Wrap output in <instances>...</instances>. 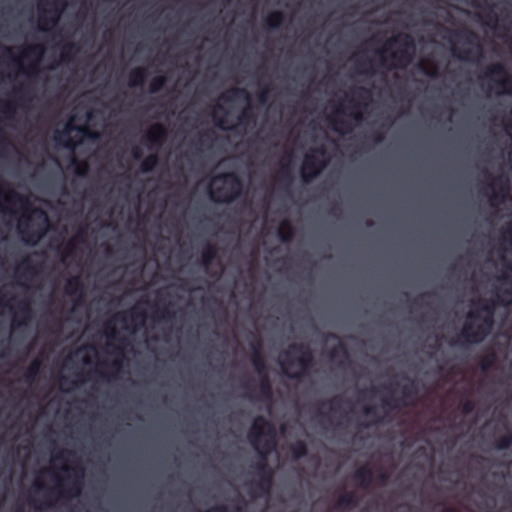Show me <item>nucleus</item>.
<instances>
[{
  "label": "nucleus",
  "mask_w": 512,
  "mask_h": 512,
  "mask_svg": "<svg viewBox=\"0 0 512 512\" xmlns=\"http://www.w3.org/2000/svg\"><path fill=\"white\" fill-rule=\"evenodd\" d=\"M72 162L76 165V174L79 176H85L88 173V164L87 163H80L76 160V158L72 159Z\"/></svg>",
  "instance_id": "nucleus-49"
},
{
  "label": "nucleus",
  "mask_w": 512,
  "mask_h": 512,
  "mask_svg": "<svg viewBox=\"0 0 512 512\" xmlns=\"http://www.w3.org/2000/svg\"><path fill=\"white\" fill-rule=\"evenodd\" d=\"M213 181H221L222 185L211 187L210 198L215 203L229 204L237 200L243 191V182L235 172H223L216 175Z\"/></svg>",
  "instance_id": "nucleus-4"
},
{
  "label": "nucleus",
  "mask_w": 512,
  "mask_h": 512,
  "mask_svg": "<svg viewBox=\"0 0 512 512\" xmlns=\"http://www.w3.org/2000/svg\"><path fill=\"white\" fill-rule=\"evenodd\" d=\"M17 270L30 275H35L37 273L36 265L33 264L31 258L28 256L22 259V261L18 265Z\"/></svg>",
  "instance_id": "nucleus-39"
},
{
  "label": "nucleus",
  "mask_w": 512,
  "mask_h": 512,
  "mask_svg": "<svg viewBox=\"0 0 512 512\" xmlns=\"http://www.w3.org/2000/svg\"><path fill=\"white\" fill-rule=\"evenodd\" d=\"M221 98L228 102L237 100H245L247 102V106L242 110V112L238 116L239 124H246L253 119L252 109L250 105L251 96L250 93L245 88L234 87L230 89L227 93L223 94Z\"/></svg>",
  "instance_id": "nucleus-10"
},
{
  "label": "nucleus",
  "mask_w": 512,
  "mask_h": 512,
  "mask_svg": "<svg viewBox=\"0 0 512 512\" xmlns=\"http://www.w3.org/2000/svg\"><path fill=\"white\" fill-rule=\"evenodd\" d=\"M259 381H258V389L262 396V398L266 400H270L272 398V384L269 378L268 373L258 375Z\"/></svg>",
  "instance_id": "nucleus-29"
},
{
  "label": "nucleus",
  "mask_w": 512,
  "mask_h": 512,
  "mask_svg": "<svg viewBox=\"0 0 512 512\" xmlns=\"http://www.w3.org/2000/svg\"><path fill=\"white\" fill-rule=\"evenodd\" d=\"M424 73L430 77H436L438 75L436 68L432 70H424Z\"/></svg>",
  "instance_id": "nucleus-61"
},
{
  "label": "nucleus",
  "mask_w": 512,
  "mask_h": 512,
  "mask_svg": "<svg viewBox=\"0 0 512 512\" xmlns=\"http://www.w3.org/2000/svg\"><path fill=\"white\" fill-rule=\"evenodd\" d=\"M133 158L136 160H139L142 157V151L136 147L132 151Z\"/></svg>",
  "instance_id": "nucleus-57"
},
{
  "label": "nucleus",
  "mask_w": 512,
  "mask_h": 512,
  "mask_svg": "<svg viewBox=\"0 0 512 512\" xmlns=\"http://www.w3.org/2000/svg\"><path fill=\"white\" fill-rule=\"evenodd\" d=\"M451 37V52L463 62L478 63L484 57V49L479 35L468 28L449 30L444 28Z\"/></svg>",
  "instance_id": "nucleus-2"
},
{
  "label": "nucleus",
  "mask_w": 512,
  "mask_h": 512,
  "mask_svg": "<svg viewBox=\"0 0 512 512\" xmlns=\"http://www.w3.org/2000/svg\"><path fill=\"white\" fill-rule=\"evenodd\" d=\"M293 176L291 172L290 164H283L280 170V181L290 185L292 183Z\"/></svg>",
  "instance_id": "nucleus-44"
},
{
  "label": "nucleus",
  "mask_w": 512,
  "mask_h": 512,
  "mask_svg": "<svg viewBox=\"0 0 512 512\" xmlns=\"http://www.w3.org/2000/svg\"><path fill=\"white\" fill-rule=\"evenodd\" d=\"M218 256V248L215 244L207 243L201 252V264L207 268Z\"/></svg>",
  "instance_id": "nucleus-25"
},
{
  "label": "nucleus",
  "mask_w": 512,
  "mask_h": 512,
  "mask_svg": "<svg viewBox=\"0 0 512 512\" xmlns=\"http://www.w3.org/2000/svg\"><path fill=\"white\" fill-rule=\"evenodd\" d=\"M52 14V11L48 10L45 11L42 15L39 17V29L41 31H47L48 27H53L57 24L59 19V13L57 11H54V15Z\"/></svg>",
  "instance_id": "nucleus-28"
},
{
  "label": "nucleus",
  "mask_w": 512,
  "mask_h": 512,
  "mask_svg": "<svg viewBox=\"0 0 512 512\" xmlns=\"http://www.w3.org/2000/svg\"><path fill=\"white\" fill-rule=\"evenodd\" d=\"M512 446V431L498 437L494 442V448L497 450H506Z\"/></svg>",
  "instance_id": "nucleus-38"
},
{
  "label": "nucleus",
  "mask_w": 512,
  "mask_h": 512,
  "mask_svg": "<svg viewBox=\"0 0 512 512\" xmlns=\"http://www.w3.org/2000/svg\"><path fill=\"white\" fill-rule=\"evenodd\" d=\"M216 125H217L220 129H222V130H230V129H232V127H226V126L224 125V120H223V119H220L219 121H217V122H216Z\"/></svg>",
  "instance_id": "nucleus-60"
},
{
  "label": "nucleus",
  "mask_w": 512,
  "mask_h": 512,
  "mask_svg": "<svg viewBox=\"0 0 512 512\" xmlns=\"http://www.w3.org/2000/svg\"><path fill=\"white\" fill-rule=\"evenodd\" d=\"M252 354H251V363L258 375L268 373L267 364L261 353V344L259 341L251 344Z\"/></svg>",
  "instance_id": "nucleus-19"
},
{
  "label": "nucleus",
  "mask_w": 512,
  "mask_h": 512,
  "mask_svg": "<svg viewBox=\"0 0 512 512\" xmlns=\"http://www.w3.org/2000/svg\"><path fill=\"white\" fill-rule=\"evenodd\" d=\"M67 295H76L78 298L75 300L74 305L77 306L83 299L84 286L79 276H74L68 279L65 287Z\"/></svg>",
  "instance_id": "nucleus-21"
},
{
  "label": "nucleus",
  "mask_w": 512,
  "mask_h": 512,
  "mask_svg": "<svg viewBox=\"0 0 512 512\" xmlns=\"http://www.w3.org/2000/svg\"><path fill=\"white\" fill-rule=\"evenodd\" d=\"M147 78V70L144 67H136L129 73L128 85L130 87H141Z\"/></svg>",
  "instance_id": "nucleus-24"
},
{
  "label": "nucleus",
  "mask_w": 512,
  "mask_h": 512,
  "mask_svg": "<svg viewBox=\"0 0 512 512\" xmlns=\"http://www.w3.org/2000/svg\"><path fill=\"white\" fill-rule=\"evenodd\" d=\"M0 112L5 115L6 118H12L15 114V107L8 102L0 103Z\"/></svg>",
  "instance_id": "nucleus-45"
},
{
  "label": "nucleus",
  "mask_w": 512,
  "mask_h": 512,
  "mask_svg": "<svg viewBox=\"0 0 512 512\" xmlns=\"http://www.w3.org/2000/svg\"><path fill=\"white\" fill-rule=\"evenodd\" d=\"M72 238L79 244H84L87 240V226L79 228Z\"/></svg>",
  "instance_id": "nucleus-48"
},
{
  "label": "nucleus",
  "mask_w": 512,
  "mask_h": 512,
  "mask_svg": "<svg viewBox=\"0 0 512 512\" xmlns=\"http://www.w3.org/2000/svg\"><path fill=\"white\" fill-rule=\"evenodd\" d=\"M383 139H384V137H383L382 133L377 132L373 135V140L375 143H380L383 141Z\"/></svg>",
  "instance_id": "nucleus-59"
},
{
  "label": "nucleus",
  "mask_w": 512,
  "mask_h": 512,
  "mask_svg": "<svg viewBox=\"0 0 512 512\" xmlns=\"http://www.w3.org/2000/svg\"><path fill=\"white\" fill-rule=\"evenodd\" d=\"M172 307V304L171 303H168L167 305H165L164 307L158 309L156 311V316L158 319L160 320H164V321H170L172 320L174 317H175V313L174 311L171 309Z\"/></svg>",
  "instance_id": "nucleus-41"
},
{
  "label": "nucleus",
  "mask_w": 512,
  "mask_h": 512,
  "mask_svg": "<svg viewBox=\"0 0 512 512\" xmlns=\"http://www.w3.org/2000/svg\"><path fill=\"white\" fill-rule=\"evenodd\" d=\"M490 187L494 190L492 199H499L503 201L506 198L509 191L507 179L500 176L490 184Z\"/></svg>",
  "instance_id": "nucleus-23"
},
{
  "label": "nucleus",
  "mask_w": 512,
  "mask_h": 512,
  "mask_svg": "<svg viewBox=\"0 0 512 512\" xmlns=\"http://www.w3.org/2000/svg\"><path fill=\"white\" fill-rule=\"evenodd\" d=\"M484 77L489 78L495 83L497 94H512V75L504 63L494 62L489 64L485 69Z\"/></svg>",
  "instance_id": "nucleus-8"
},
{
  "label": "nucleus",
  "mask_w": 512,
  "mask_h": 512,
  "mask_svg": "<svg viewBox=\"0 0 512 512\" xmlns=\"http://www.w3.org/2000/svg\"><path fill=\"white\" fill-rule=\"evenodd\" d=\"M402 397L401 398H393L390 399L384 398L382 399V404L384 406H398V405H407L409 400L414 399L417 396V389L415 387L413 380H408V383L402 386L401 389Z\"/></svg>",
  "instance_id": "nucleus-16"
},
{
  "label": "nucleus",
  "mask_w": 512,
  "mask_h": 512,
  "mask_svg": "<svg viewBox=\"0 0 512 512\" xmlns=\"http://www.w3.org/2000/svg\"><path fill=\"white\" fill-rule=\"evenodd\" d=\"M512 303L507 296H503V291L496 293V301L479 299L477 309L467 313L462 330L458 340L467 344H479L483 342L491 333L494 326V314L497 305L506 306Z\"/></svg>",
  "instance_id": "nucleus-1"
},
{
  "label": "nucleus",
  "mask_w": 512,
  "mask_h": 512,
  "mask_svg": "<svg viewBox=\"0 0 512 512\" xmlns=\"http://www.w3.org/2000/svg\"><path fill=\"white\" fill-rule=\"evenodd\" d=\"M295 235L294 226L287 220L283 221L278 229V236L281 242H290Z\"/></svg>",
  "instance_id": "nucleus-30"
},
{
  "label": "nucleus",
  "mask_w": 512,
  "mask_h": 512,
  "mask_svg": "<svg viewBox=\"0 0 512 512\" xmlns=\"http://www.w3.org/2000/svg\"><path fill=\"white\" fill-rule=\"evenodd\" d=\"M106 336L109 340H118V346H114V353L117 355V358L112 362L111 366L115 370V372H119L122 368L124 361V347L128 344V341L125 337H118V331L114 325L107 324L106 326Z\"/></svg>",
  "instance_id": "nucleus-12"
},
{
  "label": "nucleus",
  "mask_w": 512,
  "mask_h": 512,
  "mask_svg": "<svg viewBox=\"0 0 512 512\" xmlns=\"http://www.w3.org/2000/svg\"><path fill=\"white\" fill-rule=\"evenodd\" d=\"M339 354H342L345 357L348 356V350L343 341H339L336 346L330 349L329 358L334 360Z\"/></svg>",
  "instance_id": "nucleus-42"
},
{
  "label": "nucleus",
  "mask_w": 512,
  "mask_h": 512,
  "mask_svg": "<svg viewBox=\"0 0 512 512\" xmlns=\"http://www.w3.org/2000/svg\"><path fill=\"white\" fill-rule=\"evenodd\" d=\"M167 137V130L164 125L156 123L152 125L145 135L147 145L151 149H158L162 146Z\"/></svg>",
  "instance_id": "nucleus-17"
},
{
  "label": "nucleus",
  "mask_w": 512,
  "mask_h": 512,
  "mask_svg": "<svg viewBox=\"0 0 512 512\" xmlns=\"http://www.w3.org/2000/svg\"><path fill=\"white\" fill-rule=\"evenodd\" d=\"M390 475L387 471H381L377 475V480L380 485H385L389 481Z\"/></svg>",
  "instance_id": "nucleus-53"
},
{
  "label": "nucleus",
  "mask_w": 512,
  "mask_h": 512,
  "mask_svg": "<svg viewBox=\"0 0 512 512\" xmlns=\"http://www.w3.org/2000/svg\"><path fill=\"white\" fill-rule=\"evenodd\" d=\"M80 47L74 42L65 44L61 50V59L64 62H70L79 53Z\"/></svg>",
  "instance_id": "nucleus-32"
},
{
  "label": "nucleus",
  "mask_w": 512,
  "mask_h": 512,
  "mask_svg": "<svg viewBox=\"0 0 512 512\" xmlns=\"http://www.w3.org/2000/svg\"><path fill=\"white\" fill-rule=\"evenodd\" d=\"M159 163V157L156 153L149 154L141 162L140 170L143 173L151 172Z\"/></svg>",
  "instance_id": "nucleus-35"
},
{
  "label": "nucleus",
  "mask_w": 512,
  "mask_h": 512,
  "mask_svg": "<svg viewBox=\"0 0 512 512\" xmlns=\"http://www.w3.org/2000/svg\"><path fill=\"white\" fill-rule=\"evenodd\" d=\"M352 477L360 488L368 489L372 484L373 471L371 467L364 465L358 468Z\"/></svg>",
  "instance_id": "nucleus-20"
},
{
  "label": "nucleus",
  "mask_w": 512,
  "mask_h": 512,
  "mask_svg": "<svg viewBox=\"0 0 512 512\" xmlns=\"http://www.w3.org/2000/svg\"><path fill=\"white\" fill-rule=\"evenodd\" d=\"M29 75L36 74L38 72V66L37 64H31L26 71Z\"/></svg>",
  "instance_id": "nucleus-58"
},
{
  "label": "nucleus",
  "mask_w": 512,
  "mask_h": 512,
  "mask_svg": "<svg viewBox=\"0 0 512 512\" xmlns=\"http://www.w3.org/2000/svg\"><path fill=\"white\" fill-rule=\"evenodd\" d=\"M166 83L167 77L165 75L155 76L149 83V92L158 93L165 87Z\"/></svg>",
  "instance_id": "nucleus-37"
},
{
  "label": "nucleus",
  "mask_w": 512,
  "mask_h": 512,
  "mask_svg": "<svg viewBox=\"0 0 512 512\" xmlns=\"http://www.w3.org/2000/svg\"><path fill=\"white\" fill-rule=\"evenodd\" d=\"M3 55L9 57L16 65L20 66L21 61L19 58L13 57L12 55V48L8 46L3 47Z\"/></svg>",
  "instance_id": "nucleus-52"
},
{
  "label": "nucleus",
  "mask_w": 512,
  "mask_h": 512,
  "mask_svg": "<svg viewBox=\"0 0 512 512\" xmlns=\"http://www.w3.org/2000/svg\"><path fill=\"white\" fill-rule=\"evenodd\" d=\"M75 472H78V475L75 476V478L71 481L70 485L67 487H62L61 485H58L54 489L50 491L48 494L49 497L56 494V498H60L62 496L64 497H78L81 494L82 491V481L83 478V469H74Z\"/></svg>",
  "instance_id": "nucleus-13"
},
{
  "label": "nucleus",
  "mask_w": 512,
  "mask_h": 512,
  "mask_svg": "<svg viewBox=\"0 0 512 512\" xmlns=\"http://www.w3.org/2000/svg\"><path fill=\"white\" fill-rule=\"evenodd\" d=\"M64 453L65 451H60L57 455H56V459H64Z\"/></svg>",
  "instance_id": "nucleus-64"
},
{
  "label": "nucleus",
  "mask_w": 512,
  "mask_h": 512,
  "mask_svg": "<svg viewBox=\"0 0 512 512\" xmlns=\"http://www.w3.org/2000/svg\"><path fill=\"white\" fill-rule=\"evenodd\" d=\"M353 118L356 121H360L362 119V114L360 112H356V113L353 114Z\"/></svg>",
  "instance_id": "nucleus-63"
},
{
  "label": "nucleus",
  "mask_w": 512,
  "mask_h": 512,
  "mask_svg": "<svg viewBox=\"0 0 512 512\" xmlns=\"http://www.w3.org/2000/svg\"><path fill=\"white\" fill-rule=\"evenodd\" d=\"M395 44H399L401 48L391 53V58L395 61L394 66L405 67L409 65L413 60L415 43L412 36L407 33L394 36L385 43V48L382 51H379L381 55V64H385V58L382 55L383 52L386 51L388 48L394 46Z\"/></svg>",
  "instance_id": "nucleus-5"
},
{
  "label": "nucleus",
  "mask_w": 512,
  "mask_h": 512,
  "mask_svg": "<svg viewBox=\"0 0 512 512\" xmlns=\"http://www.w3.org/2000/svg\"><path fill=\"white\" fill-rule=\"evenodd\" d=\"M3 199L10 205H20L24 211H30L38 220L42 221L43 227L33 230H21V233L26 235V242L35 245L46 233L49 218L47 213L41 208H31L29 200L26 196L20 194L16 190L9 188L4 190L0 188V200Z\"/></svg>",
  "instance_id": "nucleus-3"
},
{
  "label": "nucleus",
  "mask_w": 512,
  "mask_h": 512,
  "mask_svg": "<svg viewBox=\"0 0 512 512\" xmlns=\"http://www.w3.org/2000/svg\"><path fill=\"white\" fill-rule=\"evenodd\" d=\"M214 139V132L213 131H206L203 132L199 137V144L204 145L207 141H212Z\"/></svg>",
  "instance_id": "nucleus-51"
},
{
  "label": "nucleus",
  "mask_w": 512,
  "mask_h": 512,
  "mask_svg": "<svg viewBox=\"0 0 512 512\" xmlns=\"http://www.w3.org/2000/svg\"><path fill=\"white\" fill-rule=\"evenodd\" d=\"M326 150L324 147H319L304 156L301 166V178L303 182L309 183L317 178L323 169L327 166L325 159Z\"/></svg>",
  "instance_id": "nucleus-7"
},
{
  "label": "nucleus",
  "mask_w": 512,
  "mask_h": 512,
  "mask_svg": "<svg viewBox=\"0 0 512 512\" xmlns=\"http://www.w3.org/2000/svg\"><path fill=\"white\" fill-rule=\"evenodd\" d=\"M497 357L494 352H490L482 357L479 363V367L481 371L487 372L490 370L496 363Z\"/></svg>",
  "instance_id": "nucleus-40"
},
{
  "label": "nucleus",
  "mask_w": 512,
  "mask_h": 512,
  "mask_svg": "<svg viewBox=\"0 0 512 512\" xmlns=\"http://www.w3.org/2000/svg\"><path fill=\"white\" fill-rule=\"evenodd\" d=\"M433 294L431 292H427V293H424L422 295H420L419 297H417L415 300H414V303L415 304H418L419 303V300H422L423 298L425 297H430L432 296Z\"/></svg>",
  "instance_id": "nucleus-62"
},
{
  "label": "nucleus",
  "mask_w": 512,
  "mask_h": 512,
  "mask_svg": "<svg viewBox=\"0 0 512 512\" xmlns=\"http://www.w3.org/2000/svg\"><path fill=\"white\" fill-rule=\"evenodd\" d=\"M285 21V14L280 10L270 12L265 20L264 24L270 29L279 28Z\"/></svg>",
  "instance_id": "nucleus-27"
},
{
  "label": "nucleus",
  "mask_w": 512,
  "mask_h": 512,
  "mask_svg": "<svg viewBox=\"0 0 512 512\" xmlns=\"http://www.w3.org/2000/svg\"><path fill=\"white\" fill-rule=\"evenodd\" d=\"M293 360L294 365H297L299 367V371L289 373V370H287V373L285 374L291 379H300L303 376H306L309 373L312 366H310V364L307 363L306 359L302 358V356L300 355L296 358H293Z\"/></svg>",
  "instance_id": "nucleus-26"
},
{
  "label": "nucleus",
  "mask_w": 512,
  "mask_h": 512,
  "mask_svg": "<svg viewBox=\"0 0 512 512\" xmlns=\"http://www.w3.org/2000/svg\"><path fill=\"white\" fill-rule=\"evenodd\" d=\"M73 121H74L73 118L70 119L65 126V130L57 133L55 140L58 143L62 144L63 146H65L67 148L73 149L76 144L74 143V141L71 139V137L69 135V133L71 131H77L83 137H87L90 139H96L98 137V134L96 132L92 131L88 126H86V125L76 126Z\"/></svg>",
  "instance_id": "nucleus-11"
},
{
  "label": "nucleus",
  "mask_w": 512,
  "mask_h": 512,
  "mask_svg": "<svg viewBox=\"0 0 512 512\" xmlns=\"http://www.w3.org/2000/svg\"><path fill=\"white\" fill-rule=\"evenodd\" d=\"M269 85H265L258 93V100L260 103L265 104L269 98Z\"/></svg>",
  "instance_id": "nucleus-50"
},
{
  "label": "nucleus",
  "mask_w": 512,
  "mask_h": 512,
  "mask_svg": "<svg viewBox=\"0 0 512 512\" xmlns=\"http://www.w3.org/2000/svg\"><path fill=\"white\" fill-rule=\"evenodd\" d=\"M330 123H331L332 129L338 133H342L344 131H350V129H351V126L349 125V123L342 119L331 118Z\"/></svg>",
  "instance_id": "nucleus-43"
},
{
  "label": "nucleus",
  "mask_w": 512,
  "mask_h": 512,
  "mask_svg": "<svg viewBox=\"0 0 512 512\" xmlns=\"http://www.w3.org/2000/svg\"><path fill=\"white\" fill-rule=\"evenodd\" d=\"M290 452L295 460H299L308 454V446L305 441L297 440L290 445Z\"/></svg>",
  "instance_id": "nucleus-31"
},
{
  "label": "nucleus",
  "mask_w": 512,
  "mask_h": 512,
  "mask_svg": "<svg viewBox=\"0 0 512 512\" xmlns=\"http://www.w3.org/2000/svg\"><path fill=\"white\" fill-rule=\"evenodd\" d=\"M77 244L78 242L75 241V239L71 238L67 241L65 247H64V256L70 257L72 256L75 251L77 250Z\"/></svg>",
  "instance_id": "nucleus-46"
},
{
  "label": "nucleus",
  "mask_w": 512,
  "mask_h": 512,
  "mask_svg": "<svg viewBox=\"0 0 512 512\" xmlns=\"http://www.w3.org/2000/svg\"><path fill=\"white\" fill-rule=\"evenodd\" d=\"M44 52H45V49H44L43 45H38V44L27 45V46L23 47L21 50L22 57L29 58V57L34 56L37 58V60H40L43 57Z\"/></svg>",
  "instance_id": "nucleus-33"
},
{
  "label": "nucleus",
  "mask_w": 512,
  "mask_h": 512,
  "mask_svg": "<svg viewBox=\"0 0 512 512\" xmlns=\"http://www.w3.org/2000/svg\"><path fill=\"white\" fill-rule=\"evenodd\" d=\"M358 505V498L355 492L345 491L335 502V508L343 511L350 510Z\"/></svg>",
  "instance_id": "nucleus-22"
},
{
  "label": "nucleus",
  "mask_w": 512,
  "mask_h": 512,
  "mask_svg": "<svg viewBox=\"0 0 512 512\" xmlns=\"http://www.w3.org/2000/svg\"><path fill=\"white\" fill-rule=\"evenodd\" d=\"M476 408V404L473 400L471 399H466L462 404H461V411L464 415H469L471 413L474 412Z\"/></svg>",
  "instance_id": "nucleus-47"
},
{
  "label": "nucleus",
  "mask_w": 512,
  "mask_h": 512,
  "mask_svg": "<svg viewBox=\"0 0 512 512\" xmlns=\"http://www.w3.org/2000/svg\"><path fill=\"white\" fill-rule=\"evenodd\" d=\"M356 92L359 93V97H362V95H365V98H369L370 95H371L370 91L368 89H366L365 87H362V86L358 87L356 89Z\"/></svg>",
  "instance_id": "nucleus-56"
},
{
  "label": "nucleus",
  "mask_w": 512,
  "mask_h": 512,
  "mask_svg": "<svg viewBox=\"0 0 512 512\" xmlns=\"http://www.w3.org/2000/svg\"><path fill=\"white\" fill-rule=\"evenodd\" d=\"M273 485V472L261 474L258 479L251 483L249 494L251 497L268 496Z\"/></svg>",
  "instance_id": "nucleus-14"
},
{
  "label": "nucleus",
  "mask_w": 512,
  "mask_h": 512,
  "mask_svg": "<svg viewBox=\"0 0 512 512\" xmlns=\"http://www.w3.org/2000/svg\"><path fill=\"white\" fill-rule=\"evenodd\" d=\"M265 452L266 453H261L260 460L257 461L253 466L256 471L257 476H259L261 474L273 472V470L271 469V467H269L268 462H267V453L268 452L266 450H265Z\"/></svg>",
  "instance_id": "nucleus-36"
},
{
  "label": "nucleus",
  "mask_w": 512,
  "mask_h": 512,
  "mask_svg": "<svg viewBox=\"0 0 512 512\" xmlns=\"http://www.w3.org/2000/svg\"><path fill=\"white\" fill-rule=\"evenodd\" d=\"M33 317L31 304L28 300H22L18 304V310L13 319L15 327H22L27 325Z\"/></svg>",
  "instance_id": "nucleus-18"
},
{
  "label": "nucleus",
  "mask_w": 512,
  "mask_h": 512,
  "mask_svg": "<svg viewBox=\"0 0 512 512\" xmlns=\"http://www.w3.org/2000/svg\"><path fill=\"white\" fill-rule=\"evenodd\" d=\"M42 362L39 359H35L31 362V364L28 366L24 378L25 381L28 383H32L36 380L40 369H41Z\"/></svg>",
  "instance_id": "nucleus-34"
},
{
  "label": "nucleus",
  "mask_w": 512,
  "mask_h": 512,
  "mask_svg": "<svg viewBox=\"0 0 512 512\" xmlns=\"http://www.w3.org/2000/svg\"><path fill=\"white\" fill-rule=\"evenodd\" d=\"M114 319L122 324H127L129 320L133 324V331H136L140 325H144L146 313L145 311H140L136 307H133L127 311L116 313Z\"/></svg>",
  "instance_id": "nucleus-15"
},
{
  "label": "nucleus",
  "mask_w": 512,
  "mask_h": 512,
  "mask_svg": "<svg viewBox=\"0 0 512 512\" xmlns=\"http://www.w3.org/2000/svg\"><path fill=\"white\" fill-rule=\"evenodd\" d=\"M292 353H298L302 358L306 359L310 366H313L314 355L311 348L303 343H292L289 345L288 349L282 353L283 358L280 360V366L283 373H287V370L294 366Z\"/></svg>",
  "instance_id": "nucleus-9"
},
{
  "label": "nucleus",
  "mask_w": 512,
  "mask_h": 512,
  "mask_svg": "<svg viewBox=\"0 0 512 512\" xmlns=\"http://www.w3.org/2000/svg\"><path fill=\"white\" fill-rule=\"evenodd\" d=\"M363 413L366 416H375L376 408L374 406H365L363 409Z\"/></svg>",
  "instance_id": "nucleus-55"
},
{
  "label": "nucleus",
  "mask_w": 512,
  "mask_h": 512,
  "mask_svg": "<svg viewBox=\"0 0 512 512\" xmlns=\"http://www.w3.org/2000/svg\"><path fill=\"white\" fill-rule=\"evenodd\" d=\"M341 401H342V398L339 396H336V397L332 398L331 400H329L330 410L331 411L339 410V408H340L339 403Z\"/></svg>",
  "instance_id": "nucleus-54"
},
{
  "label": "nucleus",
  "mask_w": 512,
  "mask_h": 512,
  "mask_svg": "<svg viewBox=\"0 0 512 512\" xmlns=\"http://www.w3.org/2000/svg\"><path fill=\"white\" fill-rule=\"evenodd\" d=\"M264 435L271 436V439L266 440L263 445V449L266 450L267 452H270L276 447V441L274 438L275 429L272 423L268 421L265 417L257 416L254 419L252 427L248 433V439L254 448H259L261 438Z\"/></svg>",
  "instance_id": "nucleus-6"
}]
</instances>
